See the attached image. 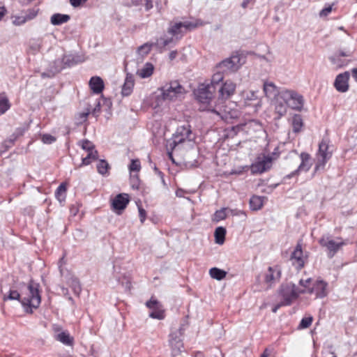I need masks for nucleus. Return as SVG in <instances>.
Segmentation results:
<instances>
[{"instance_id": "1a4fd4ad", "label": "nucleus", "mask_w": 357, "mask_h": 357, "mask_svg": "<svg viewBox=\"0 0 357 357\" xmlns=\"http://www.w3.org/2000/svg\"><path fill=\"white\" fill-rule=\"evenodd\" d=\"M322 247H325L328 250V257H333L338 250L345 244L344 241L336 242L329 237H322L319 241Z\"/></svg>"}, {"instance_id": "5701e85b", "label": "nucleus", "mask_w": 357, "mask_h": 357, "mask_svg": "<svg viewBox=\"0 0 357 357\" xmlns=\"http://www.w3.org/2000/svg\"><path fill=\"white\" fill-rule=\"evenodd\" d=\"M296 91L293 90H282L279 93V98L290 107L291 102L294 99V96H296Z\"/></svg>"}, {"instance_id": "864d4df0", "label": "nucleus", "mask_w": 357, "mask_h": 357, "mask_svg": "<svg viewBox=\"0 0 357 357\" xmlns=\"http://www.w3.org/2000/svg\"><path fill=\"white\" fill-rule=\"evenodd\" d=\"M26 22L24 15L17 16L15 17L13 23L16 26H20Z\"/></svg>"}, {"instance_id": "393cba45", "label": "nucleus", "mask_w": 357, "mask_h": 357, "mask_svg": "<svg viewBox=\"0 0 357 357\" xmlns=\"http://www.w3.org/2000/svg\"><path fill=\"white\" fill-rule=\"evenodd\" d=\"M264 91L267 97H275L279 93L276 86L271 82H265L264 83Z\"/></svg>"}, {"instance_id": "dca6fc26", "label": "nucleus", "mask_w": 357, "mask_h": 357, "mask_svg": "<svg viewBox=\"0 0 357 357\" xmlns=\"http://www.w3.org/2000/svg\"><path fill=\"white\" fill-rule=\"evenodd\" d=\"M236 90V84L231 81H226L220 88L219 93L222 99H227L233 95Z\"/></svg>"}, {"instance_id": "7ed1b4c3", "label": "nucleus", "mask_w": 357, "mask_h": 357, "mask_svg": "<svg viewBox=\"0 0 357 357\" xmlns=\"http://www.w3.org/2000/svg\"><path fill=\"white\" fill-rule=\"evenodd\" d=\"M305 289H299L293 283L283 284L279 289V295L282 298L283 304L289 305L301 294H305Z\"/></svg>"}, {"instance_id": "a211bd4d", "label": "nucleus", "mask_w": 357, "mask_h": 357, "mask_svg": "<svg viewBox=\"0 0 357 357\" xmlns=\"http://www.w3.org/2000/svg\"><path fill=\"white\" fill-rule=\"evenodd\" d=\"M135 84L134 76L132 74L127 73L124 84L122 87L121 93L123 96H128L131 94Z\"/></svg>"}, {"instance_id": "423d86ee", "label": "nucleus", "mask_w": 357, "mask_h": 357, "mask_svg": "<svg viewBox=\"0 0 357 357\" xmlns=\"http://www.w3.org/2000/svg\"><path fill=\"white\" fill-rule=\"evenodd\" d=\"M328 142L326 139H323L319 144V159L314 168L315 172H317L320 169H323L326 162L331 158L332 152L328 151Z\"/></svg>"}, {"instance_id": "4be33fe9", "label": "nucleus", "mask_w": 357, "mask_h": 357, "mask_svg": "<svg viewBox=\"0 0 357 357\" xmlns=\"http://www.w3.org/2000/svg\"><path fill=\"white\" fill-rule=\"evenodd\" d=\"M154 70V66L151 63H146L141 69L137 71V74L141 78H147L152 75Z\"/></svg>"}, {"instance_id": "a878e982", "label": "nucleus", "mask_w": 357, "mask_h": 357, "mask_svg": "<svg viewBox=\"0 0 357 357\" xmlns=\"http://www.w3.org/2000/svg\"><path fill=\"white\" fill-rule=\"evenodd\" d=\"M69 20L70 16L68 15L56 13L51 17L50 22L53 25H61L67 22Z\"/></svg>"}, {"instance_id": "cd10ccee", "label": "nucleus", "mask_w": 357, "mask_h": 357, "mask_svg": "<svg viewBox=\"0 0 357 357\" xmlns=\"http://www.w3.org/2000/svg\"><path fill=\"white\" fill-rule=\"evenodd\" d=\"M280 98L276 100L275 105V113L278 114V118L284 116L287 111L289 107L284 101H280Z\"/></svg>"}, {"instance_id": "39448f33", "label": "nucleus", "mask_w": 357, "mask_h": 357, "mask_svg": "<svg viewBox=\"0 0 357 357\" xmlns=\"http://www.w3.org/2000/svg\"><path fill=\"white\" fill-rule=\"evenodd\" d=\"M194 139L190 126L188 123L180 126L177 128L175 134L173 136V141L169 144L172 149H175L185 141L191 142Z\"/></svg>"}, {"instance_id": "c9c22d12", "label": "nucleus", "mask_w": 357, "mask_h": 357, "mask_svg": "<svg viewBox=\"0 0 357 357\" xmlns=\"http://www.w3.org/2000/svg\"><path fill=\"white\" fill-rule=\"evenodd\" d=\"M98 157V153L97 151H92L91 152H88V154L86 157L82 158V162L80 166L82 165H88L91 164L93 161L96 160Z\"/></svg>"}, {"instance_id": "9b49d317", "label": "nucleus", "mask_w": 357, "mask_h": 357, "mask_svg": "<svg viewBox=\"0 0 357 357\" xmlns=\"http://www.w3.org/2000/svg\"><path fill=\"white\" fill-rule=\"evenodd\" d=\"M215 91V90L212 85H202L197 91V98L202 103H208L212 99Z\"/></svg>"}, {"instance_id": "7c9ffc66", "label": "nucleus", "mask_w": 357, "mask_h": 357, "mask_svg": "<svg viewBox=\"0 0 357 357\" xmlns=\"http://www.w3.org/2000/svg\"><path fill=\"white\" fill-rule=\"evenodd\" d=\"M209 275L213 279L221 280L226 277L227 272L224 270L214 267L209 270Z\"/></svg>"}, {"instance_id": "338daca9", "label": "nucleus", "mask_w": 357, "mask_h": 357, "mask_svg": "<svg viewBox=\"0 0 357 357\" xmlns=\"http://www.w3.org/2000/svg\"><path fill=\"white\" fill-rule=\"evenodd\" d=\"M247 98L250 99V100H255V99H256L257 98L256 93L255 91H250V96H248Z\"/></svg>"}, {"instance_id": "b1692460", "label": "nucleus", "mask_w": 357, "mask_h": 357, "mask_svg": "<svg viewBox=\"0 0 357 357\" xmlns=\"http://www.w3.org/2000/svg\"><path fill=\"white\" fill-rule=\"evenodd\" d=\"M55 339L65 345L72 346L73 344V337L66 331H62L56 335Z\"/></svg>"}, {"instance_id": "c85d7f7f", "label": "nucleus", "mask_w": 357, "mask_h": 357, "mask_svg": "<svg viewBox=\"0 0 357 357\" xmlns=\"http://www.w3.org/2000/svg\"><path fill=\"white\" fill-rule=\"evenodd\" d=\"M226 235V229L222 227H218L215 229L214 236L215 243L222 245L225 242Z\"/></svg>"}, {"instance_id": "6ab92c4d", "label": "nucleus", "mask_w": 357, "mask_h": 357, "mask_svg": "<svg viewBox=\"0 0 357 357\" xmlns=\"http://www.w3.org/2000/svg\"><path fill=\"white\" fill-rule=\"evenodd\" d=\"M89 84L93 93L96 94L100 93L104 89L103 80L98 76L92 77Z\"/></svg>"}, {"instance_id": "0eeeda50", "label": "nucleus", "mask_w": 357, "mask_h": 357, "mask_svg": "<svg viewBox=\"0 0 357 357\" xmlns=\"http://www.w3.org/2000/svg\"><path fill=\"white\" fill-rule=\"evenodd\" d=\"M310 159V154L307 153H301L299 156L295 153V157L293 160H295L296 163H298L299 161H301V163L295 171L288 174L286 177L290 178L298 174L301 172H307L312 166Z\"/></svg>"}, {"instance_id": "aec40b11", "label": "nucleus", "mask_w": 357, "mask_h": 357, "mask_svg": "<svg viewBox=\"0 0 357 357\" xmlns=\"http://www.w3.org/2000/svg\"><path fill=\"white\" fill-rule=\"evenodd\" d=\"M66 66L63 58L58 59L54 61L53 66L51 68V71L49 73H42L43 77H53L56 73H59L62 69L65 68Z\"/></svg>"}, {"instance_id": "c03bdc74", "label": "nucleus", "mask_w": 357, "mask_h": 357, "mask_svg": "<svg viewBox=\"0 0 357 357\" xmlns=\"http://www.w3.org/2000/svg\"><path fill=\"white\" fill-rule=\"evenodd\" d=\"M38 8H30L28 9L24 14L26 22L33 20L38 14Z\"/></svg>"}, {"instance_id": "473e14b6", "label": "nucleus", "mask_w": 357, "mask_h": 357, "mask_svg": "<svg viewBox=\"0 0 357 357\" xmlns=\"http://www.w3.org/2000/svg\"><path fill=\"white\" fill-rule=\"evenodd\" d=\"M68 284L73 289L74 294L79 295L82 291V287L79 280L74 276H72L68 280Z\"/></svg>"}, {"instance_id": "9d476101", "label": "nucleus", "mask_w": 357, "mask_h": 357, "mask_svg": "<svg viewBox=\"0 0 357 357\" xmlns=\"http://www.w3.org/2000/svg\"><path fill=\"white\" fill-rule=\"evenodd\" d=\"M146 305L151 310V312L149 314L150 317L159 320L165 318V311L162 305L157 300L151 298L146 303Z\"/></svg>"}, {"instance_id": "bf43d9fd", "label": "nucleus", "mask_w": 357, "mask_h": 357, "mask_svg": "<svg viewBox=\"0 0 357 357\" xmlns=\"http://www.w3.org/2000/svg\"><path fill=\"white\" fill-rule=\"evenodd\" d=\"M100 104L98 102V104L96 105V106L95 107V108L93 109L92 114L93 115L96 116L100 112Z\"/></svg>"}, {"instance_id": "de8ad7c7", "label": "nucleus", "mask_w": 357, "mask_h": 357, "mask_svg": "<svg viewBox=\"0 0 357 357\" xmlns=\"http://www.w3.org/2000/svg\"><path fill=\"white\" fill-rule=\"evenodd\" d=\"M174 39L173 38H165V37H160L158 40L156 45H158L160 47H165L172 43H173Z\"/></svg>"}, {"instance_id": "e433bc0d", "label": "nucleus", "mask_w": 357, "mask_h": 357, "mask_svg": "<svg viewBox=\"0 0 357 357\" xmlns=\"http://www.w3.org/2000/svg\"><path fill=\"white\" fill-rule=\"evenodd\" d=\"M183 335L182 328H179L175 331H173L169 335V344H174L175 342H182L181 336Z\"/></svg>"}, {"instance_id": "58836bf2", "label": "nucleus", "mask_w": 357, "mask_h": 357, "mask_svg": "<svg viewBox=\"0 0 357 357\" xmlns=\"http://www.w3.org/2000/svg\"><path fill=\"white\" fill-rule=\"evenodd\" d=\"M331 63L335 66L336 68H342L347 65L349 61L346 59H342L339 56L334 55L330 57Z\"/></svg>"}, {"instance_id": "6e6552de", "label": "nucleus", "mask_w": 357, "mask_h": 357, "mask_svg": "<svg viewBox=\"0 0 357 357\" xmlns=\"http://www.w3.org/2000/svg\"><path fill=\"white\" fill-rule=\"evenodd\" d=\"M272 158L269 155H260L257 157L255 163L251 165V172L253 174H261L271 169Z\"/></svg>"}, {"instance_id": "6e6d98bb", "label": "nucleus", "mask_w": 357, "mask_h": 357, "mask_svg": "<svg viewBox=\"0 0 357 357\" xmlns=\"http://www.w3.org/2000/svg\"><path fill=\"white\" fill-rule=\"evenodd\" d=\"M146 211L144 208L139 207V215L142 223H143L146 219Z\"/></svg>"}, {"instance_id": "f03ea898", "label": "nucleus", "mask_w": 357, "mask_h": 357, "mask_svg": "<svg viewBox=\"0 0 357 357\" xmlns=\"http://www.w3.org/2000/svg\"><path fill=\"white\" fill-rule=\"evenodd\" d=\"M159 90L161 92L162 98L169 101L181 100L185 93L184 87L177 80L165 84Z\"/></svg>"}, {"instance_id": "f8f14e48", "label": "nucleus", "mask_w": 357, "mask_h": 357, "mask_svg": "<svg viewBox=\"0 0 357 357\" xmlns=\"http://www.w3.org/2000/svg\"><path fill=\"white\" fill-rule=\"evenodd\" d=\"M328 283L322 280H317L314 282L311 289L305 290L306 293L315 294L317 298H324L328 294Z\"/></svg>"}, {"instance_id": "49530a36", "label": "nucleus", "mask_w": 357, "mask_h": 357, "mask_svg": "<svg viewBox=\"0 0 357 357\" xmlns=\"http://www.w3.org/2000/svg\"><path fill=\"white\" fill-rule=\"evenodd\" d=\"M153 46V43H144V45H141L138 47V52L139 54L142 55H146L148 54L150 51L151 50Z\"/></svg>"}, {"instance_id": "0e129e2a", "label": "nucleus", "mask_w": 357, "mask_h": 357, "mask_svg": "<svg viewBox=\"0 0 357 357\" xmlns=\"http://www.w3.org/2000/svg\"><path fill=\"white\" fill-rule=\"evenodd\" d=\"M185 192L182 190V189H178L176 191V195L178 197H184V195H185Z\"/></svg>"}, {"instance_id": "37998d69", "label": "nucleus", "mask_w": 357, "mask_h": 357, "mask_svg": "<svg viewBox=\"0 0 357 357\" xmlns=\"http://www.w3.org/2000/svg\"><path fill=\"white\" fill-rule=\"evenodd\" d=\"M169 345L172 348V357H176L177 355L181 354V349L183 347L182 342H175L174 344H169Z\"/></svg>"}, {"instance_id": "ea45409f", "label": "nucleus", "mask_w": 357, "mask_h": 357, "mask_svg": "<svg viewBox=\"0 0 357 357\" xmlns=\"http://www.w3.org/2000/svg\"><path fill=\"white\" fill-rule=\"evenodd\" d=\"M10 107L8 99L2 95H0V114H4Z\"/></svg>"}, {"instance_id": "412c9836", "label": "nucleus", "mask_w": 357, "mask_h": 357, "mask_svg": "<svg viewBox=\"0 0 357 357\" xmlns=\"http://www.w3.org/2000/svg\"><path fill=\"white\" fill-rule=\"evenodd\" d=\"M280 278V271L272 267H268L265 274V282L270 286Z\"/></svg>"}, {"instance_id": "bb28decb", "label": "nucleus", "mask_w": 357, "mask_h": 357, "mask_svg": "<svg viewBox=\"0 0 357 357\" xmlns=\"http://www.w3.org/2000/svg\"><path fill=\"white\" fill-rule=\"evenodd\" d=\"M303 97L296 92L291 102L290 107L294 110L301 111L303 107Z\"/></svg>"}, {"instance_id": "774afa93", "label": "nucleus", "mask_w": 357, "mask_h": 357, "mask_svg": "<svg viewBox=\"0 0 357 357\" xmlns=\"http://www.w3.org/2000/svg\"><path fill=\"white\" fill-rule=\"evenodd\" d=\"M352 76L354 79L357 82V68H354L352 70Z\"/></svg>"}, {"instance_id": "f257e3e1", "label": "nucleus", "mask_w": 357, "mask_h": 357, "mask_svg": "<svg viewBox=\"0 0 357 357\" xmlns=\"http://www.w3.org/2000/svg\"><path fill=\"white\" fill-rule=\"evenodd\" d=\"M39 284L33 282H30L27 287V296L21 299V296L16 290H10L8 296H3V300H17L22 305L29 308H37L41 301L40 295L38 290ZM27 312H32L31 309H26Z\"/></svg>"}, {"instance_id": "e2e57ef3", "label": "nucleus", "mask_w": 357, "mask_h": 357, "mask_svg": "<svg viewBox=\"0 0 357 357\" xmlns=\"http://www.w3.org/2000/svg\"><path fill=\"white\" fill-rule=\"evenodd\" d=\"M31 49H32L34 51V52H38L40 49V43L33 44L31 46Z\"/></svg>"}, {"instance_id": "69168bd1", "label": "nucleus", "mask_w": 357, "mask_h": 357, "mask_svg": "<svg viewBox=\"0 0 357 357\" xmlns=\"http://www.w3.org/2000/svg\"><path fill=\"white\" fill-rule=\"evenodd\" d=\"M178 54V52L176 50L172 51L169 54V58L170 60L174 59Z\"/></svg>"}, {"instance_id": "4d7b16f0", "label": "nucleus", "mask_w": 357, "mask_h": 357, "mask_svg": "<svg viewBox=\"0 0 357 357\" xmlns=\"http://www.w3.org/2000/svg\"><path fill=\"white\" fill-rule=\"evenodd\" d=\"M331 10L332 8L331 6L325 8L320 11L319 15L321 17L326 16L331 12Z\"/></svg>"}, {"instance_id": "a19ab883", "label": "nucleus", "mask_w": 357, "mask_h": 357, "mask_svg": "<svg viewBox=\"0 0 357 357\" xmlns=\"http://www.w3.org/2000/svg\"><path fill=\"white\" fill-rule=\"evenodd\" d=\"M109 169V165L108 162L105 160H100L97 164L98 172L102 175H105L107 173Z\"/></svg>"}, {"instance_id": "052dcab7", "label": "nucleus", "mask_w": 357, "mask_h": 357, "mask_svg": "<svg viewBox=\"0 0 357 357\" xmlns=\"http://www.w3.org/2000/svg\"><path fill=\"white\" fill-rule=\"evenodd\" d=\"M7 13V10L4 6L0 7V21Z\"/></svg>"}, {"instance_id": "680f3d73", "label": "nucleus", "mask_w": 357, "mask_h": 357, "mask_svg": "<svg viewBox=\"0 0 357 357\" xmlns=\"http://www.w3.org/2000/svg\"><path fill=\"white\" fill-rule=\"evenodd\" d=\"M284 305H287L286 304H283V302L281 301L280 303H278L276 305H275L273 307L272 312L275 313L280 307L284 306Z\"/></svg>"}, {"instance_id": "4c0bfd02", "label": "nucleus", "mask_w": 357, "mask_h": 357, "mask_svg": "<svg viewBox=\"0 0 357 357\" xmlns=\"http://www.w3.org/2000/svg\"><path fill=\"white\" fill-rule=\"evenodd\" d=\"M66 185L65 183H61L57 188L55 195L59 202H62L66 199Z\"/></svg>"}, {"instance_id": "13d9d810", "label": "nucleus", "mask_w": 357, "mask_h": 357, "mask_svg": "<svg viewBox=\"0 0 357 357\" xmlns=\"http://www.w3.org/2000/svg\"><path fill=\"white\" fill-rule=\"evenodd\" d=\"M153 7L152 0H145V8L146 10H149Z\"/></svg>"}, {"instance_id": "79ce46f5", "label": "nucleus", "mask_w": 357, "mask_h": 357, "mask_svg": "<svg viewBox=\"0 0 357 357\" xmlns=\"http://www.w3.org/2000/svg\"><path fill=\"white\" fill-rule=\"evenodd\" d=\"M226 208H222L216 211L213 217V221L218 222L220 220H225L227 218Z\"/></svg>"}, {"instance_id": "5fc2aeb1", "label": "nucleus", "mask_w": 357, "mask_h": 357, "mask_svg": "<svg viewBox=\"0 0 357 357\" xmlns=\"http://www.w3.org/2000/svg\"><path fill=\"white\" fill-rule=\"evenodd\" d=\"M88 0H69L72 6L76 8L79 6L81 4L86 2Z\"/></svg>"}, {"instance_id": "09e8293b", "label": "nucleus", "mask_w": 357, "mask_h": 357, "mask_svg": "<svg viewBox=\"0 0 357 357\" xmlns=\"http://www.w3.org/2000/svg\"><path fill=\"white\" fill-rule=\"evenodd\" d=\"M312 317H304L301 319L298 328L301 329L308 328L312 322Z\"/></svg>"}, {"instance_id": "c756f323", "label": "nucleus", "mask_w": 357, "mask_h": 357, "mask_svg": "<svg viewBox=\"0 0 357 357\" xmlns=\"http://www.w3.org/2000/svg\"><path fill=\"white\" fill-rule=\"evenodd\" d=\"M62 58L63 59L66 68L72 67L81 62L79 56H74L73 54L63 55Z\"/></svg>"}, {"instance_id": "f3484780", "label": "nucleus", "mask_w": 357, "mask_h": 357, "mask_svg": "<svg viewBox=\"0 0 357 357\" xmlns=\"http://www.w3.org/2000/svg\"><path fill=\"white\" fill-rule=\"evenodd\" d=\"M129 203V197L128 194L122 193L116 195L112 201V205L114 210L122 211Z\"/></svg>"}, {"instance_id": "a18cd8bd", "label": "nucleus", "mask_w": 357, "mask_h": 357, "mask_svg": "<svg viewBox=\"0 0 357 357\" xmlns=\"http://www.w3.org/2000/svg\"><path fill=\"white\" fill-rule=\"evenodd\" d=\"M79 144L82 149L86 151L87 152H91L92 151H96L95 149V146L88 139L82 140L79 142Z\"/></svg>"}, {"instance_id": "f704fd0d", "label": "nucleus", "mask_w": 357, "mask_h": 357, "mask_svg": "<svg viewBox=\"0 0 357 357\" xmlns=\"http://www.w3.org/2000/svg\"><path fill=\"white\" fill-rule=\"evenodd\" d=\"M303 119L299 114H295L292 119V127L294 132H298L301 131L303 127Z\"/></svg>"}, {"instance_id": "4468645a", "label": "nucleus", "mask_w": 357, "mask_h": 357, "mask_svg": "<svg viewBox=\"0 0 357 357\" xmlns=\"http://www.w3.org/2000/svg\"><path fill=\"white\" fill-rule=\"evenodd\" d=\"M291 260L292 264L296 266L297 269H301L305 265V259L303 255L302 246L300 243H298L296 246L295 250L291 255Z\"/></svg>"}, {"instance_id": "2eb2a0df", "label": "nucleus", "mask_w": 357, "mask_h": 357, "mask_svg": "<svg viewBox=\"0 0 357 357\" xmlns=\"http://www.w3.org/2000/svg\"><path fill=\"white\" fill-rule=\"evenodd\" d=\"M197 24L190 22H177L168 29V33L172 36H176L182 33V29H191L197 27Z\"/></svg>"}, {"instance_id": "20e7f679", "label": "nucleus", "mask_w": 357, "mask_h": 357, "mask_svg": "<svg viewBox=\"0 0 357 357\" xmlns=\"http://www.w3.org/2000/svg\"><path fill=\"white\" fill-rule=\"evenodd\" d=\"M243 59L241 54L238 53L234 54L230 57L220 62L217 65L216 68L225 73H234L238 70L243 63Z\"/></svg>"}, {"instance_id": "8fccbe9b", "label": "nucleus", "mask_w": 357, "mask_h": 357, "mask_svg": "<svg viewBox=\"0 0 357 357\" xmlns=\"http://www.w3.org/2000/svg\"><path fill=\"white\" fill-rule=\"evenodd\" d=\"M312 279L310 278L303 280L301 279L299 281V284L303 287L302 289L309 290L312 287H311Z\"/></svg>"}, {"instance_id": "3c124183", "label": "nucleus", "mask_w": 357, "mask_h": 357, "mask_svg": "<svg viewBox=\"0 0 357 357\" xmlns=\"http://www.w3.org/2000/svg\"><path fill=\"white\" fill-rule=\"evenodd\" d=\"M141 165L138 160H132L131 163L129 166L130 172H139L140 170Z\"/></svg>"}, {"instance_id": "ddd939ff", "label": "nucleus", "mask_w": 357, "mask_h": 357, "mask_svg": "<svg viewBox=\"0 0 357 357\" xmlns=\"http://www.w3.org/2000/svg\"><path fill=\"white\" fill-rule=\"evenodd\" d=\"M350 74L349 72H344L339 74L334 82V86L336 90L341 93H344L349 89V79Z\"/></svg>"}, {"instance_id": "72a5a7b5", "label": "nucleus", "mask_w": 357, "mask_h": 357, "mask_svg": "<svg viewBox=\"0 0 357 357\" xmlns=\"http://www.w3.org/2000/svg\"><path fill=\"white\" fill-rule=\"evenodd\" d=\"M217 72L213 74L211 78V83L208 84V85H212L213 86V89L215 90L216 86L220 84V82L223 80V73L222 71H221L219 69H217Z\"/></svg>"}, {"instance_id": "2f4dec72", "label": "nucleus", "mask_w": 357, "mask_h": 357, "mask_svg": "<svg viewBox=\"0 0 357 357\" xmlns=\"http://www.w3.org/2000/svg\"><path fill=\"white\" fill-rule=\"evenodd\" d=\"M263 206V197L252 196L250 200V207L252 211L259 210Z\"/></svg>"}, {"instance_id": "603ef678", "label": "nucleus", "mask_w": 357, "mask_h": 357, "mask_svg": "<svg viewBox=\"0 0 357 357\" xmlns=\"http://www.w3.org/2000/svg\"><path fill=\"white\" fill-rule=\"evenodd\" d=\"M42 141L45 144H50L56 141V137L50 134H45L42 136Z\"/></svg>"}]
</instances>
